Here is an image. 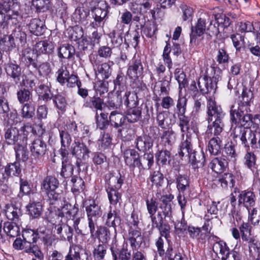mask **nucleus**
<instances>
[{"mask_svg":"<svg viewBox=\"0 0 260 260\" xmlns=\"http://www.w3.org/2000/svg\"><path fill=\"white\" fill-rule=\"evenodd\" d=\"M234 138H239L246 151L250 150V146L252 148H258L256 133L250 128L242 126L236 127L233 130Z\"/></svg>","mask_w":260,"mask_h":260,"instance_id":"nucleus-1","label":"nucleus"},{"mask_svg":"<svg viewBox=\"0 0 260 260\" xmlns=\"http://www.w3.org/2000/svg\"><path fill=\"white\" fill-rule=\"evenodd\" d=\"M224 127L223 120L217 121H212L208 123L207 132L213 134L216 137H218L222 132Z\"/></svg>","mask_w":260,"mask_h":260,"instance_id":"nucleus-52","label":"nucleus"},{"mask_svg":"<svg viewBox=\"0 0 260 260\" xmlns=\"http://www.w3.org/2000/svg\"><path fill=\"white\" fill-rule=\"evenodd\" d=\"M124 178V176L120 173L111 174L109 179L106 180V188L119 190L123 184Z\"/></svg>","mask_w":260,"mask_h":260,"instance_id":"nucleus-23","label":"nucleus"},{"mask_svg":"<svg viewBox=\"0 0 260 260\" xmlns=\"http://www.w3.org/2000/svg\"><path fill=\"white\" fill-rule=\"evenodd\" d=\"M35 48L39 53L49 54L52 52L54 45L51 41H41L36 44Z\"/></svg>","mask_w":260,"mask_h":260,"instance_id":"nucleus-40","label":"nucleus"},{"mask_svg":"<svg viewBox=\"0 0 260 260\" xmlns=\"http://www.w3.org/2000/svg\"><path fill=\"white\" fill-rule=\"evenodd\" d=\"M248 108L245 105H239L237 108L232 105L230 108L231 120L233 123H239Z\"/></svg>","mask_w":260,"mask_h":260,"instance_id":"nucleus-27","label":"nucleus"},{"mask_svg":"<svg viewBox=\"0 0 260 260\" xmlns=\"http://www.w3.org/2000/svg\"><path fill=\"white\" fill-rule=\"evenodd\" d=\"M134 143L136 148L139 151L145 152L152 148L153 140L149 135H143L137 137Z\"/></svg>","mask_w":260,"mask_h":260,"instance_id":"nucleus-16","label":"nucleus"},{"mask_svg":"<svg viewBox=\"0 0 260 260\" xmlns=\"http://www.w3.org/2000/svg\"><path fill=\"white\" fill-rule=\"evenodd\" d=\"M110 251L113 260H131L132 255L131 250L128 248L127 244L123 245L119 249L114 244L111 245Z\"/></svg>","mask_w":260,"mask_h":260,"instance_id":"nucleus-12","label":"nucleus"},{"mask_svg":"<svg viewBox=\"0 0 260 260\" xmlns=\"http://www.w3.org/2000/svg\"><path fill=\"white\" fill-rule=\"evenodd\" d=\"M129 235L132 247H136L141 245L143 238L139 228H129Z\"/></svg>","mask_w":260,"mask_h":260,"instance_id":"nucleus-29","label":"nucleus"},{"mask_svg":"<svg viewBox=\"0 0 260 260\" xmlns=\"http://www.w3.org/2000/svg\"><path fill=\"white\" fill-rule=\"evenodd\" d=\"M141 115V110L139 107H130L125 112V118L131 123L137 121Z\"/></svg>","mask_w":260,"mask_h":260,"instance_id":"nucleus-51","label":"nucleus"},{"mask_svg":"<svg viewBox=\"0 0 260 260\" xmlns=\"http://www.w3.org/2000/svg\"><path fill=\"white\" fill-rule=\"evenodd\" d=\"M53 101L56 107L61 112L63 113L66 111L67 103L63 95L60 94H57L54 95Z\"/></svg>","mask_w":260,"mask_h":260,"instance_id":"nucleus-62","label":"nucleus"},{"mask_svg":"<svg viewBox=\"0 0 260 260\" xmlns=\"http://www.w3.org/2000/svg\"><path fill=\"white\" fill-rule=\"evenodd\" d=\"M228 165V160L224 157H217L212 160L210 163V167L212 170L217 173H223Z\"/></svg>","mask_w":260,"mask_h":260,"instance_id":"nucleus-25","label":"nucleus"},{"mask_svg":"<svg viewBox=\"0 0 260 260\" xmlns=\"http://www.w3.org/2000/svg\"><path fill=\"white\" fill-rule=\"evenodd\" d=\"M5 69L7 75L11 77L16 84L18 83L22 74L21 67L18 64L11 62L6 65Z\"/></svg>","mask_w":260,"mask_h":260,"instance_id":"nucleus-22","label":"nucleus"},{"mask_svg":"<svg viewBox=\"0 0 260 260\" xmlns=\"http://www.w3.org/2000/svg\"><path fill=\"white\" fill-rule=\"evenodd\" d=\"M216 84L215 78H211L207 75L200 77L198 83L200 91L203 94L214 93L217 88Z\"/></svg>","mask_w":260,"mask_h":260,"instance_id":"nucleus-9","label":"nucleus"},{"mask_svg":"<svg viewBox=\"0 0 260 260\" xmlns=\"http://www.w3.org/2000/svg\"><path fill=\"white\" fill-rule=\"evenodd\" d=\"M56 80L61 85L65 84L68 87H75V83L78 81V77L73 73L70 74L66 66H61L56 72Z\"/></svg>","mask_w":260,"mask_h":260,"instance_id":"nucleus-5","label":"nucleus"},{"mask_svg":"<svg viewBox=\"0 0 260 260\" xmlns=\"http://www.w3.org/2000/svg\"><path fill=\"white\" fill-rule=\"evenodd\" d=\"M50 0H32V5L37 12H44L50 8Z\"/></svg>","mask_w":260,"mask_h":260,"instance_id":"nucleus-58","label":"nucleus"},{"mask_svg":"<svg viewBox=\"0 0 260 260\" xmlns=\"http://www.w3.org/2000/svg\"><path fill=\"white\" fill-rule=\"evenodd\" d=\"M171 150L163 148L158 150L155 153V158L157 164L159 166L169 165L171 160Z\"/></svg>","mask_w":260,"mask_h":260,"instance_id":"nucleus-31","label":"nucleus"},{"mask_svg":"<svg viewBox=\"0 0 260 260\" xmlns=\"http://www.w3.org/2000/svg\"><path fill=\"white\" fill-rule=\"evenodd\" d=\"M161 139L164 148L171 150L172 146L175 142V134L173 131H166L163 133Z\"/></svg>","mask_w":260,"mask_h":260,"instance_id":"nucleus-42","label":"nucleus"},{"mask_svg":"<svg viewBox=\"0 0 260 260\" xmlns=\"http://www.w3.org/2000/svg\"><path fill=\"white\" fill-rule=\"evenodd\" d=\"M12 32L10 36L14 39L17 45H23L26 42V35L22 30L20 25L12 26Z\"/></svg>","mask_w":260,"mask_h":260,"instance_id":"nucleus-26","label":"nucleus"},{"mask_svg":"<svg viewBox=\"0 0 260 260\" xmlns=\"http://www.w3.org/2000/svg\"><path fill=\"white\" fill-rule=\"evenodd\" d=\"M79 212V208L77 204L72 206L70 204H66L62 207L59 215L66 217L68 219L74 220Z\"/></svg>","mask_w":260,"mask_h":260,"instance_id":"nucleus-33","label":"nucleus"},{"mask_svg":"<svg viewBox=\"0 0 260 260\" xmlns=\"http://www.w3.org/2000/svg\"><path fill=\"white\" fill-rule=\"evenodd\" d=\"M57 234L59 235L61 238L70 241L73 238V229L67 224H58L55 226Z\"/></svg>","mask_w":260,"mask_h":260,"instance_id":"nucleus-28","label":"nucleus"},{"mask_svg":"<svg viewBox=\"0 0 260 260\" xmlns=\"http://www.w3.org/2000/svg\"><path fill=\"white\" fill-rule=\"evenodd\" d=\"M0 45L3 47L5 50L10 51L16 47L17 43L12 37L9 35L4 37L1 40Z\"/></svg>","mask_w":260,"mask_h":260,"instance_id":"nucleus-61","label":"nucleus"},{"mask_svg":"<svg viewBox=\"0 0 260 260\" xmlns=\"http://www.w3.org/2000/svg\"><path fill=\"white\" fill-rule=\"evenodd\" d=\"M95 119L97 127L100 129L104 130L106 129L109 125L110 120H108V119L107 113H101L100 116L96 111L95 113Z\"/></svg>","mask_w":260,"mask_h":260,"instance_id":"nucleus-55","label":"nucleus"},{"mask_svg":"<svg viewBox=\"0 0 260 260\" xmlns=\"http://www.w3.org/2000/svg\"><path fill=\"white\" fill-rule=\"evenodd\" d=\"M238 198L239 205H243L246 209H250L255 206L256 196L254 193L251 190L241 191Z\"/></svg>","mask_w":260,"mask_h":260,"instance_id":"nucleus-13","label":"nucleus"},{"mask_svg":"<svg viewBox=\"0 0 260 260\" xmlns=\"http://www.w3.org/2000/svg\"><path fill=\"white\" fill-rule=\"evenodd\" d=\"M125 119V116L121 113L117 111H112L109 116L111 125L116 128H119L123 125Z\"/></svg>","mask_w":260,"mask_h":260,"instance_id":"nucleus-43","label":"nucleus"},{"mask_svg":"<svg viewBox=\"0 0 260 260\" xmlns=\"http://www.w3.org/2000/svg\"><path fill=\"white\" fill-rule=\"evenodd\" d=\"M149 179L152 185L157 188L161 187L164 183V177L163 174L158 171H153L149 176Z\"/></svg>","mask_w":260,"mask_h":260,"instance_id":"nucleus-54","label":"nucleus"},{"mask_svg":"<svg viewBox=\"0 0 260 260\" xmlns=\"http://www.w3.org/2000/svg\"><path fill=\"white\" fill-rule=\"evenodd\" d=\"M88 218V225L89 229L90 237L94 238V232L97 226V220L102 214L101 206L94 201L90 202V204L85 208Z\"/></svg>","mask_w":260,"mask_h":260,"instance_id":"nucleus-2","label":"nucleus"},{"mask_svg":"<svg viewBox=\"0 0 260 260\" xmlns=\"http://www.w3.org/2000/svg\"><path fill=\"white\" fill-rule=\"evenodd\" d=\"M28 215L31 219L39 218L42 214L43 208L40 202L30 200L26 206Z\"/></svg>","mask_w":260,"mask_h":260,"instance_id":"nucleus-21","label":"nucleus"},{"mask_svg":"<svg viewBox=\"0 0 260 260\" xmlns=\"http://www.w3.org/2000/svg\"><path fill=\"white\" fill-rule=\"evenodd\" d=\"M154 163V156L153 153L145 152L141 157H139L138 164V169L142 170H149Z\"/></svg>","mask_w":260,"mask_h":260,"instance_id":"nucleus-30","label":"nucleus"},{"mask_svg":"<svg viewBox=\"0 0 260 260\" xmlns=\"http://www.w3.org/2000/svg\"><path fill=\"white\" fill-rule=\"evenodd\" d=\"M92 43L86 37L82 38L79 42V47L81 54H88L92 49Z\"/></svg>","mask_w":260,"mask_h":260,"instance_id":"nucleus-64","label":"nucleus"},{"mask_svg":"<svg viewBox=\"0 0 260 260\" xmlns=\"http://www.w3.org/2000/svg\"><path fill=\"white\" fill-rule=\"evenodd\" d=\"M119 98L122 101V104L127 108L137 107L138 105V96L135 92L120 91Z\"/></svg>","mask_w":260,"mask_h":260,"instance_id":"nucleus-17","label":"nucleus"},{"mask_svg":"<svg viewBox=\"0 0 260 260\" xmlns=\"http://www.w3.org/2000/svg\"><path fill=\"white\" fill-rule=\"evenodd\" d=\"M121 223V218L119 215V211L114 209L112 210L110 206V210L107 214L106 220V225L109 227H113L116 233V228L119 226Z\"/></svg>","mask_w":260,"mask_h":260,"instance_id":"nucleus-24","label":"nucleus"},{"mask_svg":"<svg viewBox=\"0 0 260 260\" xmlns=\"http://www.w3.org/2000/svg\"><path fill=\"white\" fill-rule=\"evenodd\" d=\"M144 68L140 56L134 55L128 64L127 75L130 79L136 80L143 73Z\"/></svg>","mask_w":260,"mask_h":260,"instance_id":"nucleus-8","label":"nucleus"},{"mask_svg":"<svg viewBox=\"0 0 260 260\" xmlns=\"http://www.w3.org/2000/svg\"><path fill=\"white\" fill-rule=\"evenodd\" d=\"M31 129V126L28 125H24L19 129L18 140L16 143L17 146H26L29 131Z\"/></svg>","mask_w":260,"mask_h":260,"instance_id":"nucleus-49","label":"nucleus"},{"mask_svg":"<svg viewBox=\"0 0 260 260\" xmlns=\"http://www.w3.org/2000/svg\"><path fill=\"white\" fill-rule=\"evenodd\" d=\"M218 182L224 189H227L229 188H232L235 186V177L231 173H224L219 177Z\"/></svg>","mask_w":260,"mask_h":260,"instance_id":"nucleus-34","label":"nucleus"},{"mask_svg":"<svg viewBox=\"0 0 260 260\" xmlns=\"http://www.w3.org/2000/svg\"><path fill=\"white\" fill-rule=\"evenodd\" d=\"M243 160L244 165L253 173L257 171L258 166L256 164V156L254 152L247 151Z\"/></svg>","mask_w":260,"mask_h":260,"instance_id":"nucleus-35","label":"nucleus"},{"mask_svg":"<svg viewBox=\"0 0 260 260\" xmlns=\"http://www.w3.org/2000/svg\"><path fill=\"white\" fill-rule=\"evenodd\" d=\"M59 182L54 176H47L41 183V189L46 192L55 190L58 187Z\"/></svg>","mask_w":260,"mask_h":260,"instance_id":"nucleus-32","label":"nucleus"},{"mask_svg":"<svg viewBox=\"0 0 260 260\" xmlns=\"http://www.w3.org/2000/svg\"><path fill=\"white\" fill-rule=\"evenodd\" d=\"M110 203L111 205H116L121 199V194L119 192V189L106 188Z\"/></svg>","mask_w":260,"mask_h":260,"instance_id":"nucleus-57","label":"nucleus"},{"mask_svg":"<svg viewBox=\"0 0 260 260\" xmlns=\"http://www.w3.org/2000/svg\"><path fill=\"white\" fill-rule=\"evenodd\" d=\"M20 164L15 162L8 165L5 168L4 172L7 177L8 176H18L21 173Z\"/></svg>","mask_w":260,"mask_h":260,"instance_id":"nucleus-56","label":"nucleus"},{"mask_svg":"<svg viewBox=\"0 0 260 260\" xmlns=\"http://www.w3.org/2000/svg\"><path fill=\"white\" fill-rule=\"evenodd\" d=\"M89 58L94 68L96 75H100L103 80L107 79L110 76L112 69L109 63L105 62L101 64L100 58L95 54H91Z\"/></svg>","mask_w":260,"mask_h":260,"instance_id":"nucleus-6","label":"nucleus"},{"mask_svg":"<svg viewBox=\"0 0 260 260\" xmlns=\"http://www.w3.org/2000/svg\"><path fill=\"white\" fill-rule=\"evenodd\" d=\"M156 197L158 200L159 208L161 210L165 217H171L172 212L171 202L174 199V196L171 193L161 195L157 193Z\"/></svg>","mask_w":260,"mask_h":260,"instance_id":"nucleus-11","label":"nucleus"},{"mask_svg":"<svg viewBox=\"0 0 260 260\" xmlns=\"http://www.w3.org/2000/svg\"><path fill=\"white\" fill-rule=\"evenodd\" d=\"M222 141L219 137L211 138L209 141L208 151L211 155H217L221 152L222 149Z\"/></svg>","mask_w":260,"mask_h":260,"instance_id":"nucleus-37","label":"nucleus"},{"mask_svg":"<svg viewBox=\"0 0 260 260\" xmlns=\"http://www.w3.org/2000/svg\"><path fill=\"white\" fill-rule=\"evenodd\" d=\"M124 27V25L123 24L121 23L117 24L116 28L109 33V37L110 38L111 43L114 47H117L122 44Z\"/></svg>","mask_w":260,"mask_h":260,"instance_id":"nucleus-19","label":"nucleus"},{"mask_svg":"<svg viewBox=\"0 0 260 260\" xmlns=\"http://www.w3.org/2000/svg\"><path fill=\"white\" fill-rule=\"evenodd\" d=\"M191 31L190 34V44L191 45L196 44V40L198 37L202 36L206 30V20L200 18L195 26H191Z\"/></svg>","mask_w":260,"mask_h":260,"instance_id":"nucleus-15","label":"nucleus"},{"mask_svg":"<svg viewBox=\"0 0 260 260\" xmlns=\"http://www.w3.org/2000/svg\"><path fill=\"white\" fill-rule=\"evenodd\" d=\"M178 154L182 157L188 156L192 164H195L199 161L196 158V152L192 148L191 139L187 135L186 140H183L179 146Z\"/></svg>","mask_w":260,"mask_h":260,"instance_id":"nucleus-10","label":"nucleus"},{"mask_svg":"<svg viewBox=\"0 0 260 260\" xmlns=\"http://www.w3.org/2000/svg\"><path fill=\"white\" fill-rule=\"evenodd\" d=\"M6 208L5 215L7 218L13 222H18L22 215L21 209L13 205H7Z\"/></svg>","mask_w":260,"mask_h":260,"instance_id":"nucleus-38","label":"nucleus"},{"mask_svg":"<svg viewBox=\"0 0 260 260\" xmlns=\"http://www.w3.org/2000/svg\"><path fill=\"white\" fill-rule=\"evenodd\" d=\"M212 250L217 255H218V257L220 258L221 260H222L230 250L226 242L223 241L216 245L215 246H213Z\"/></svg>","mask_w":260,"mask_h":260,"instance_id":"nucleus-53","label":"nucleus"},{"mask_svg":"<svg viewBox=\"0 0 260 260\" xmlns=\"http://www.w3.org/2000/svg\"><path fill=\"white\" fill-rule=\"evenodd\" d=\"M67 129L59 131L61 142L60 149H68L71 146L72 142V135L76 134L77 126L75 123H71L67 125Z\"/></svg>","mask_w":260,"mask_h":260,"instance_id":"nucleus-7","label":"nucleus"},{"mask_svg":"<svg viewBox=\"0 0 260 260\" xmlns=\"http://www.w3.org/2000/svg\"><path fill=\"white\" fill-rule=\"evenodd\" d=\"M70 149L72 154L77 159L76 165L79 168L82 161H86L88 159L91 152L88 146L77 140H74Z\"/></svg>","mask_w":260,"mask_h":260,"instance_id":"nucleus-4","label":"nucleus"},{"mask_svg":"<svg viewBox=\"0 0 260 260\" xmlns=\"http://www.w3.org/2000/svg\"><path fill=\"white\" fill-rule=\"evenodd\" d=\"M19 129L14 126H11L5 131V138L10 145L15 144L18 140Z\"/></svg>","mask_w":260,"mask_h":260,"instance_id":"nucleus-50","label":"nucleus"},{"mask_svg":"<svg viewBox=\"0 0 260 260\" xmlns=\"http://www.w3.org/2000/svg\"><path fill=\"white\" fill-rule=\"evenodd\" d=\"M239 229L242 239L243 241H248L251 235L252 227L250 224L248 222H242L239 225Z\"/></svg>","mask_w":260,"mask_h":260,"instance_id":"nucleus-60","label":"nucleus"},{"mask_svg":"<svg viewBox=\"0 0 260 260\" xmlns=\"http://www.w3.org/2000/svg\"><path fill=\"white\" fill-rule=\"evenodd\" d=\"M104 101L103 99L97 96L90 97L86 100L83 104V106L90 109H95L97 110H102Z\"/></svg>","mask_w":260,"mask_h":260,"instance_id":"nucleus-45","label":"nucleus"},{"mask_svg":"<svg viewBox=\"0 0 260 260\" xmlns=\"http://www.w3.org/2000/svg\"><path fill=\"white\" fill-rule=\"evenodd\" d=\"M30 151L31 155L34 158H41L46 154L47 151V144L42 139H36L31 143Z\"/></svg>","mask_w":260,"mask_h":260,"instance_id":"nucleus-14","label":"nucleus"},{"mask_svg":"<svg viewBox=\"0 0 260 260\" xmlns=\"http://www.w3.org/2000/svg\"><path fill=\"white\" fill-rule=\"evenodd\" d=\"M3 229L7 236L11 237L18 236L20 232L19 226L16 222H6Z\"/></svg>","mask_w":260,"mask_h":260,"instance_id":"nucleus-46","label":"nucleus"},{"mask_svg":"<svg viewBox=\"0 0 260 260\" xmlns=\"http://www.w3.org/2000/svg\"><path fill=\"white\" fill-rule=\"evenodd\" d=\"M93 21L90 23L89 27L91 28H98L103 26L107 19L108 10H95L91 11Z\"/></svg>","mask_w":260,"mask_h":260,"instance_id":"nucleus-20","label":"nucleus"},{"mask_svg":"<svg viewBox=\"0 0 260 260\" xmlns=\"http://www.w3.org/2000/svg\"><path fill=\"white\" fill-rule=\"evenodd\" d=\"M19 10V5L16 0H3L0 2V10H3L6 13L17 12Z\"/></svg>","mask_w":260,"mask_h":260,"instance_id":"nucleus-44","label":"nucleus"},{"mask_svg":"<svg viewBox=\"0 0 260 260\" xmlns=\"http://www.w3.org/2000/svg\"><path fill=\"white\" fill-rule=\"evenodd\" d=\"M35 56L34 50L28 48L22 51L21 60L27 67L32 65L34 68H37V64L33 57Z\"/></svg>","mask_w":260,"mask_h":260,"instance_id":"nucleus-48","label":"nucleus"},{"mask_svg":"<svg viewBox=\"0 0 260 260\" xmlns=\"http://www.w3.org/2000/svg\"><path fill=\"white\" fill-rule=\"evenodd\" d=\"M206 99L207 101L206 120L208 123L223 120L225 113L220 106L217 105L214 98L209 96Z\"/></svg>","mask_w":260,"mask_h":260,"instance_id":"nucleus-3","label":"nucleus"},{"mask_svg":"<svg viewBox=\"0 0 260 260\" xmlns=\"http://www.w3.org/2000/svg\"><path fill=\"white\" fill-rule=\"evenodd\" d=\"M75 49L73 46L64 44L58 48V55L59 58L69 59L75 54Z\"/></svg>","mask_w":260,"mask_h":260,"instance_id":"nucleus-41","label":"nucleus"},{"mask_svg":"<svg viewBox=\"0 0 260 260\" xmlns=\"http://www.w3.org/2000/svg\"><path fill=\"white\" fill-rule=\"evenodd\" d=\"M28 29L31 33L39 36L44 33L45 28L40 19L35 18L31 19L28 24Z\"/></svg>","mask_w":260,"mask_h":260,"instance_id":"nucleus-36","label":"nucleus"},{"mask_svg":"<svg viewBox=\"0 0 260 260\" xmlns=\"http://www.w3.org/2000/svg\"><path fill=\"white\" fill-rule=\"evenodd\" d=\"M17 99L20 104L30 102L32 99V94L30 89L25 88L19 89L16 92Z\"/></svg>","mask_w":260,"mask_h":260,"instance_id":"nucleus-47","label":"nucleus"},{"mask_svg":"<svg viewBox=\"0 0 260 260\" xmlns=\"http://www.w3.org/2000/svg\"><path fill=\"white\" fill-rule=\"evenodd\" d=\"M124 160L125 164L131 170L134 171L138 167L139 160V153L134 149H128L123 152Z\"/></svg>","mask_w":260,"mask_h":260,"instance_id":"nucleus-18","label":"nucleus"},{"mask_svg":"<svg viewBox=\"0 0 260 260\" xmlns=\"http://www.w3.org/2000/svg\"><path fill=\"white\" fill-rule=\"evenodd\" d=\"M177 187L179 192L184 193L189 188V181L187 177L179 175L177 178Z\"/></svg>","mask_w":260,"mask_h":260,"instance_id":"nucleus-59","label":"nucleus"},{"mask_svg":"<svg viewBox=\"0 0 260 260\" xmlns=\"http://www.w3.org/2000/svg\"><path fill=\"white\" fill-rule=\"evenodd\" d=\"M35 107L29 102L23 104L22 108L21 115L24 118H31L35 115Z\"/></svg>","mask_w":260,"mask_h":260,"instance_id":"nucleus-63","label":"nucleus"},{"mask_svg":"<svg viewBox=\"0 0 260 260\" xmlns=\"http://www.w3.org/2000/svg\"><path fill=\"white\" fill-rule=\"evenodd\" d=\"M140 36V32L138 29L128 31L124 39V42L128 46L131 45L133 47L136 48L138 45Z\"/></svg>","mask_w":260,"mask_h":260,"instance_id":"nucleus-39","label":"nucleus"}]
</instances>
